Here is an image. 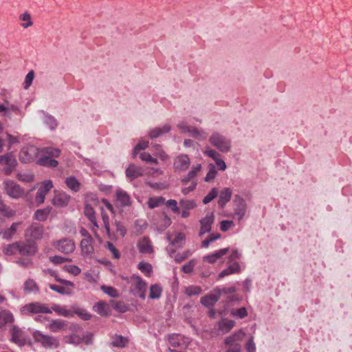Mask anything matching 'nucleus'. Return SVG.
<instances>
[{"mask_svg": "<svg viewBox=\"0 0 352 352\" xmlns=\"http://www.w3.org/2000/svg\"><path fill=\"white\" fill-rule=\"evenodd\" d=\"M208 141L219 152L228 153L231 151V140L218 131H213L209 137Z\"/></svg>", "mask_w": 352, "mask_h": 352, "instance_id": "obj_1", "label": "nucleus"}, {"mask_svg": "<svg viewBox=\"0 0 352 352\" xmlns=\"http://www.w3.org/2000/svg\"><path fill=\"white\" fill-rule=\"evenodd\" d=\"M32 337L36 342L46 349H57L60 346L59 340L56 337L44 334L38 330L33 331Z\"/></svg>", "mask_w": 352, "mask_h": 352, "instance_id": "obj_2", "label": "nucleus"}, {"mask_svg": "<svg viewBox=\"0 0 352 352\" xmlns=\"http://www.w3.org/2000/svg\"><path fill=\"white\" fill-rule=\"evenodd\" d=\"M232 218L240 221L245 216L248 211V205L245 200L239 195L234 196L233 200Z\"/></svg>", "mask_w": 352, "mask_h": 352, "instance_id": "obj_3", "label": "nucleus"}, {"mask_svg": "<svg viewBox=\"0 0 352 352\" xmlns=\"http://www.w3.org/2000/svg\"><path fill=\"white\" fill-rule=\"evenodd\" d=\"M10 342L16 344L19 347L25 346L27 343L31 344V341L29 340L28 336L22 329L18 326L12 325L10 329Z\"/></svg>", "mask_w": 352, "mask_h": 352, "instance_id": "obj_4", "label": "nucleus"}, {"mask_svg": "<svg viewBox=\"0 0 352 352\" xmlns=\"http://www.w3.org/2000/svg\"><path fill=\"white\" fill-rule=\"evenodd\" d=\"M21 312L23 314H52V309L45 304L34 302L24 305L21 308Z\"/></svg>", "mask_w": 352, "mask_h": 352, "instance_id": "obj_5", "label": "nucleus"}, {"mask_svg": "<svg viewBox=\"0 0 352 352\" xmlns=\"http://www.w3.org/2000/svg\"><path fill=\"white\" fill-rule=\"evenodd\" d=\"M41 154L38 148L34 145H28L22 148L19 153V160L23 163H28L37 160Z\"/></svg>", "mask_w": 352, "mask_h": 352, "instance_id": "obj_6", "label": "nucleus"}, {"mask_svg": "<svg viewBox=\"0 0 352 352\" xmlns=\"http://www.w3.org/2000/svg\"><path fill=\"white\" fill-rule=\"evenodd\" d=\"M3 184L6 194L12 199H19L24 194L23 189L12 180H6Z\"/></svg>", "mask_w": 352, "mask_h": 352, "instance_id": "obj_7", "label": "nucleus"}, {"mask_svg": "<svg viewBox=\"0 0 352 352\" xmlns=\"http://www.w3.org/2000/svg\"><path fill=\"white\" fill-rule=\"evenodd\" d=\"M132 279L134 280L133 283V289H131L133 294L138 296L142 300L146 298V292L147 284L146 283L138 276L133 275Z\"/></svg>", "mask_w": 352, "mask_h": 352, "instance_id": "obj_8", "label": "nucleus"}, {"mask_svg": "<svg viewBox=\"0 0 352 352\" xmlns=\"http://www.w3.org/2000/svg\"><path fill=\"white\" fill-rule=\"evenodd\" d=\"M52 188L53 184L50 179L45 180L41 183L35 197V202L37 206L44 203L47 194Z\"/></svg>", "mask_w": 352, "mask_h": 352, "instance_id": "obj_9", "label": "nucleus"}, {"mask_svg": "<svg viewBox=\"0 0 352 352\" xmlns=\"http://www.w3.org/2000/svg\"><path fill=\"white\" fill-rule=\"evenodd\" d=\"M190 160L187 154H179L174 158L173 168L177 171H186L190 166Z\"/></svg>", "mask_w": 352, "mask_h": 352, "instance_id": "obj_10", "label": "nucleus"}, {"mask_svg": "<svg viewBox=\"0 0 352 352\" xmlns=\"http://www.w3.org/2000/svg\"><path fill=\"white\" fill-rule=\"evenodd\" d=\"M54 246L59 252L67 254L73 252L76 248L74 242L69 239L57 241L54 243Z\"/></svg>", "mask_w": 352, "mask_h": 352, "instance_id": "obj_11", "label": "nucleus"}, {"mask_svg": "<svg viewBox=\"0 0 352 352\" xmlns=\"http://www.w3.org/2000/svg\"><path fill=\"white\" fill-rule=\"evenodd\" d=\"M221 296V290L219 287H216L208 295L203 296L200 302L205 307H212L219 300Z\"/></svg>", "mask_w": 352, "mask_h": 352, "instance_id": "obj_12", "label": "nucleus"}, {"mask_svg": "<svg viewBox=\"0 0 352 352\" xmlns=\"http://www.w3.org/2000/svg\"><path fill=\"white\" fill-rule=\"evenodd\" d=\"M214 221V215L213 212L206 215L199 221L201 226L200 231L199 232V237H202L205 234L210 232Z\"/></svg>", "mask_w": 352, "mask_h": 352, "instance_id": "obj_13", "label": "nucleus"}, {"mask_svg": "<svg viewBox=\"0 0 352 352\" xmlns=\"http://www.w3.org/2000/svg\"><path fill=\"white\" fill-rule=\"evenodd\" d=\"M43 226L39 223H32L25 230V236L34 240H38L43 237Z\"/></svg>", "mask_w": 352, "mask_h": 352, "instance_id": "obj_14", "label": "nucleus"}, {"mask_svg": "<svg viewBox=\"0 0 352 352\" xmlns=\"http://www.w3.org/2000/svg\"><path fill=\"white\" fill-rule=\"evenodd\" d=\"M19 254L23 256H30L37 250L36 243L33 240H27L24 243L19 242Z\"/></svg>", "mask_w": 352, "mask_h": 352, "instance_id": "obj_15", "label": "nucleus"}, {"mask_svg": "<svg viewBox=\"0 0 352 352\" xmlns=\"http://www.w3.org/2000/svg\"><path fill=\"white\" fill-rule=\"evenodd\" d=\"M70 196L64 192H56L52 203L56 207H65L70 201Z\"/></svg>", "mask_w": 352, "mask_h": 352, "instance_id": "obj_16", "label": "nucleus"}, {"mask_svg": "<svg viewBox=\"0 0 352 352\" xmlns=\"http://www.w3.org/2000/svg\"><path fill=\"white\" fill-rule=\"evenodd\" d=\"M170 130L171 126L169 124H165L162 126L151 129L148 132V135L151 139H154L168 133Z\"/></svg>", "mask_w": 352, "mask_h": 352, "instance_id": "obj_17", "label": "nucleus"}, {"mask_svg": "<svg viewBox=\"0 0 352 352\" xmlns=\"http://www.w3.org/2000/svg\"><path fill=\"white\" fill-rule=\"evenodd\" d=\"M229 251V248H225L215 251L214 252L204 256L203 261L209 263H214L220 259L223 256L226 255Z\"/></svg>", "mask_w": 352, "mask_h": 352, "instance_id": "obj_18", "label": "nucleus"}, {"mask_svg": "<svg viewBox=\"0 0 352 352\" xmlns=\"http://www.w3.org/2000/svg\"><path fill=\"white\" fill-rule=\"evenodd\" d=\"M232 190L230 188H223L219 193L218 205L221 208H223L230 201Z\"/></svg>", "mask_w": 352, "mask_h": 352, "instance_id": "obj_19", "label": "nucleus"}, {"mask_svg": "<svg viewBox=\"0 0 352 352\" xmlns=\"http://www.w3.org/2000/svg\"><path fill=\"white\" fill-rule=\"evenodd\" d=\"M140 252L142 254H151L153 252V247L151 241L147 237H143L138 244Z\"/></svg>", "mask_w": 352, "mask_h": 352, "instance_id": "obj_20", "label": "nucleus"}, {"mask_svg": "<svg viewBox=\"0 0 352 352\" xmlns=\"http://www.w3.org/2000/svg\"><path fill=\"white\" fill-rule=\"evenodd\" d=\"M14 320V316L9 310L0 309V329Z\"/></svg>", "mask_w": 352, "mask_h": 352, "instance_id": "obj_21", "label": "nucleus"}, {"mask_svg": "<svg viewBox=\"0 0 352 352\" xmlns=\"http://www.w3.org/2000/svg\"><path fill=\"white\" fill-rule=\"evenodd\" d=\"M67 327V322L61 319L52 320L48 328L52 332L56 333L63 331Z\"/></svg>", "mask_w": 352, "mask_h": 352, "instance_id": "obj_22", "label": "nucleus"}, {"mask_svg": "<svg viewBox=\"0 0 352 352\" xmlns=\"http://www.w3.org/2000/svg\"><path fill=\"white\" fill-rule=\"evenodd\" d=\"M168 340L170 346L173 347L182 346L186 345L184 337L181 334L173 333L168 336Z\"/></svg>", "mask_w": 352, "mask_h": 352, "instance_id": "obj_23", "label": "nucleus"}, {"mask_svg": "<svg viewBox=\"0 0 352 352\" xmlns=\"http://www.w3.org/2000/svg\"><path fill=\"white\" fill-rule=\"evenodd\" d=\"M36 164L48 168H56L58 165V162L55 159L45 157L41 155V157L36 160Z\"/></svg>", "mask_w": 352, "mask_h": 352, "instance_id": "obj_24", "label": "nucleus"}, {"mask_svg": "<svg viewBox=\"0 0 352 352\" xmlns=\"http://www.w3.org/2000/svg\"><path fill=\"white\" fill-rule=\"evenodd\" d=\"M230 265L228 267L224 269L219 274V278H223L224 276L239 273L241 271V267L237 262L229 263Z\"/></svg>", "mask_w": 352, "mask_h": 352, "instance_id": "obj_25", "label": "nucleus"}, {"mask_svg": "<svg viewBox=\"0 0 352 352\" xmlns=\"http://www.w3.org/2000/svg\"><path fill=\"white\" fill-rule=\"evenodd\" d=\"M142 168L134 164H131L126 169V176L130 179L133 180L134 179L142 175Z\"/></svg>", "mask_w": 352, "mask_h": 352, "instance_id": "obj_26", "label": "nucleus"}, {"mask_svg": "<svg viewBox=\"0 0 352 352\" xmlns=\"http://www.w3.org/2000/svg\"><path fill=\"white\" fill-rule=\"evenodd\" d=\"M93 239L92 237L85 238L80 242V248L83 255H89L94 251L92 246Z\"/></svg>", "mask_w": 352, "mask_h": 352, "instance_id": "obj_27", "label": "nucleus"}, {"mask_svg": "<svg viewBox=\"0 0 352 352\" xmlns=\"http://www.w3.org/2000/svg\"><path fill=\"white\" fill-rule=\"evenodd\" d=\"M188 135L199 141H204L207 138V133L201 128L192 126Z\"/></svg>", "mask_w": 352, "mask_h": 352, "instance_id": "obj_28", "label": "nucleus"}, {"mask_svg": "<svg viewBox=\"0 0 352 352\" xmlns=\"http://www.w3.org/2000/svg\"><path fill=\"white\" fill-rule=\"evenodd\" d=\"M235 325V322L232 320L223 319L217 323V328L222 333L229 332Z\"/></svg>", "mask_w": 352, "mask_h": 352, "instance_id": "obj_29", "label": "nucleus"}, {"mask_svg": "<svg viewBox=\"0 0 352 352\" xmlns=\"http://www.w3.org/2000/svg\"><path fill=\"white\" fill-rule=\"evenodd\" d=\"M52 210V208L50 206H47L42 209H38L34 212V218L39 221H45L49 217Z\"/></svg>", "mask_w": 352, "mask_h": 352, "instance_id": "obj_30", "label": "nucleus"}, {"mask_svg": "<svg viewBox=\"0 0 352 352\" xmlns=\"http://www.w3.org/2000/svg\"><path fill=\"white\" fill-rule=\"evenodd\" d=\"M61 151L59 148L48 146L44 147L41 150V155L52 159L59 157Z\"/></svg>", "mask_w": 352, "mask_h": 352, "instance_id": "obj_31", "label": "nucleus"}, {"mask_svg": "<svg viewBox=\"0 0 352 352\" xmlns=\"http://www.w3.org/2000/svg\"><path fill=\"white\" fill-rule=\"evenodd\" d=\"M23 289L25 293H38L39 287L36 281L32 278L28 279L23 284Z\"/></svg>", "mask_w": 352, "mask_h": 352, "instance_id": "obj_32", "label": "nucleus"}, {"mask_svg": "<svg viewBox=\"0 0 352 352\" xmlns=\"http://www.w3.org/2000/svg\"><path fill=\"white\" fill-rule=\"evenodd\" d=\"M116 197L121 206H129L131 205L130 197L125 191L122 190H117Z\"/></svg>", "mask_w": 352, "mask_h": 352, "instance_id": "obj_33", "label": "nucleus"}, {"mask_svg": "<svg viewBox=\"0 0 352 352\" xmlns=\"http://www.w3.org/2000/svg\"><path fill=\"white\" fill-rule=\"evenodd\" d=\"M162 293V287L160 284L151 285L149 291V298L151 299H159Z\"/></svg>", "mask_w": 352, "mask_h": 352, "instance_id": "obj_34", "label": "nucleus"}, {"mask_svg": "<svg viewBox=\"0 0 352 352\" xmlns=\"http://www.w3.org/2000/svg\"><path fill=\"white\" fill-rule=\"evenodd\" d=\"M19 242L8 244L3 247V252L6 255H14L16 252L19 253Z\"/></svg>", "mask_w": 352, "mask_h": 352, "instance_id": "obj_35", "label": "nucleus"}, {"mask_svg": "<svg viewBox=\"0 0 352 352\" xmlns=\"http://www.w3.org/2000/svg\"><path fill=\"white\" fill-rule=\"evenodd\" d=\"M65 184L67 186L74 192H78L80 190V184L74 176L67 177Z\"/></svg>", "mask_w": 352, "mask_h": 352, "instance_id": "obj_36", "label": "nucleus"}, {"mask_svg": "<svg viewBox=\"0 0 352 352\" xmlns=\"http://www.w3.org/2000/svg\"><path fill=\"white\" fill-rule=\"evenodd\" d=\"M52 309L59 316L64 317H73L72 311L67 309L64 306L61 307L58 305H54L52 307Z\"/></svg>", "mask_w": 352, "mask_h": 352, "instance_id": "obj_37", "label": "nucleus"}, {"mask_svg": "<svg viewBox=\"0 0 352 352\" xmlns=\"http://www.w3.org/2000/svg\"><path fill=\"white\" fill-rule=\"evenodd\" d=\"M72 312L73 315L76 314L84 320H89L92 317L91 314H90L87 310L82 308L73 307Z\"/></svg>", "mask_w": 352, "mask_h": 352, "instance_id": "obj_38", "label": "nucleus"}, {"mask_svg": "<svg viewBox=\"0 0 352 352\" xmlns=\"http://www.w3.org/2000/svg\"><path fill=\"white\" fill-rule=\"evenodd\" d=\"M21 223L19 222H14L13 223L10 228L6 230L5 232H2L3 238L6 240H10L12 237V236L14 234V233L16 231L17 227L19 225H20Z\"/></svg>", "mask_w": 352, "mask_h": 352, "instance_id": "obj_39", "label": "nucleus"}, {"mask_svg": "<svg viewBox=\"0 0 352 352\" xmlns=\"http://www.w3.org/2000/svg\"><path fill=\"white\" fill-rule=\"evenodd\" d=\"M127 343V339L122 336H115L112 338L111 344L114 347L123 348Z\"/></svg>", "mask_w": 352, "mask_h": 352, "instance_id": "obj_40", "label": "nucleus"}, {"mask_svg": "<svg viewBox=\"0 0 352 352\" xmlns=\"http://www.w3.org/2000/svg\"><path fill=\"white\" fill-rule=\"evenodd\" d=\"M64 340L66 343L74 345H78L82 343L81 337L75 333L65 336Z\"/></svg>", "mask_w": 352, "mask_h": 352, "instance_id": "obj_41", "label": "nucleus"}, {"mask_svg": "<svg viewBox=\"0 0 352 352\" xmlns=\"http://www.w3.org/2000/svg\"><path fill=\"white\" fill-rule=\"evenodd\" d=\"M167 239L170 241V245L171 246L182 247V243L185 240V235L183 233L179 232L173 241H170V236H167Z\"/></svg>", "mask_w": 352, "mask_h": 352, "instance_id": "obj_42", "label": "nucleus"}, {"mask_svg": "<svg viewBox=\"0 0 352 352\" xmlns=\"http://www.w3.org/2000/svg\"><path fill=\"white\" fill-rule=\"evenodd\" d=\"M43 122L51 130L55 129L57 126L56 118L50 114L44 115Z\"/></svg>", "mask_w": 352, "mask_h": 352, "instance_id": "obj_43", "label": "nucleus"}, {"mask_svg": "<svg viewBox=\"0 0 352 352\" xmlns=\"http://www.w3.org/2000/svg\"><path fill=\"white\" fill-rule=\"evenodd\" d=\"M138 268L143 273L145 274V275L148 277L151 276V274L153 270L152 265L144 261H141L138 265Z\"/></svg>", "mask_w": 352, "mask_h": 352, "instance_id": "obj_44", "label": "nucleus"}, {"mask_svg": "<svg viewBox=\"0 0 352 352\" xmlns=\"http://www.w3.org/2000/svg\"><path fill=\"white\" fill-rule=\"evenodd\" d=\"M164 199L162 197H151L148 200V206L151 209L155 208L162 204Z\"/></svg>", "mask_w": 352, "mask_h": 352, "instance_id": "obj_45", "label": "nucleus"}, {"mask_svg": "<svg viewBox=\"0 0 352 352\" xmlns=\"http://www.w3.org/2000/svg\"><path fill=\"white\" fill-rule=\"evenodd\" d=\"M3 164L12 167H16L17 162L15 157L12 153H8L4 155Z\"/></svg>", "mask_w": 352, "mask_h": 352, "instance_id": "obj_46", "label": "nucleus"}, {"mask_svg": "<svg viewBox=\"0 0 352 352\" xmlns=\"http://www.w3.org/2000/svg\"><path fill=\"white\" fill-rule=\"evenodd\" d=\"M221 236V234H210L207 239L204 240L201 242V247L204 248H207L209 247L210 244L216 240L220 239Z\"/></svg>", "mask_w": 352, "mask_h": 352, "instance_id": "obj_47", "label": "nucleus"}, {"mask_svg": "<svg viewBox=\"0 0 352 352\" xmlns=\"http://www.w3.org/2000/svg\"><path fill=\"white\" fill-rule=\"evenodd\" d=\"M94 309L96 312H97L98 314L106 316L108 315L107 309H106V305L103 302H97L94 307Z\"/></svg>", "mask_w": 352, "mask_h": 352, "instance_id": "obj_48", "label": "nucleus"}, {"mask_svg": "<svg viewBox=\"0 0 352 352\" xmlns=\"http://www.w3.org/2000/svg\"><path fill=\"white\" fill-rule=\"evenodd\" d=\"M179 205L184 210H192L196 207V203L193 200L181 199Z\"/></svg>", "mask_w": 352, "mask_h": 352, "instance_id": "obj_49", "label": "nucleus"}, {"mask_svg": "<svg viewBox=\"0 0 352 352\" xmlns=\"http://www.w3.org/2000/svg\"><path fill=\"white\" fill-rule=\"evenodd\" d=\"M192 126H190L185 120H181L177 124V128L182 133H189Z\"/></svg>", "mask_w": 352, "mask_h": 352, "instance_id": "obj_50", "label": "nucleus"}, {"mask_svg": "<svg viewBox=\"0 0 352 352\" xmlns=\"http://www.w3.org/2000/svg\"><path fill=\"white\" fill-rule=\"evenodd\" d=\"M19 19L21 21H25V23H23L21 24V26L23 28H27L32 25L33 23L32 21L31 16H30V14H28V12H25V13L21 14L19 16Z\"/></svg>", "mask_w": 352, "mask_h": 352, "instance_id": "obj_51", "label": "nucleus"}, {"mask_svg": "<svg viewBox=\"0 0 352 352\" xmlns=\"http://www.w3.org/2000/svg\"><path fill=\"white\" fill-rule=\"evenodd\" d=\"M218 195V190L216 188H213L203 199V203L207 204L212 201Z\"/></svg>", "mask_w": 352, "mask_h": 352, "instance_id": "obj_52", "label": "nucleus"}, {"mask_svg": "<svg viewBox=\"0 0 352 352\" xmlns=\"http://www.w3.org/2000/svg\"><path fill=\"white\" fill-rule=\"evenodd\" d=\"M84 214L89 221H94L96 219L95 211L89 204L85 205Z\"/></svg>", "mask_w": 352, "mask_h": 352, "instance_id": "obj_53", "label": "nucleus"}, {"mask_svg": "<svg viewBox=\"0 0 352 352\" xmlns=\"http://www.w3.org/2000/svg\"><path fill=\"white\" fill-rule=\"evenodd\" d=\"M217 170L215 168V166L212 164H210L209 170L204 177V181L206 182H209L211 180L214 179L215 177L217 176Z\"/></svg>", "mask_w": 352, "mask_h": 352, "instance_id": "obj_54", "label": "nucleus"}, {"mask_svg": "<svg viewBox=\"0 0 352 352\" xmlns=\"http://www.w3.org/2000/svg\"><path fill=\"white\" fill-rule=\"evenodd\" d=\"M140 159L146 162L157 164L158 161L156 158L153 157L148 153H142L140 155Z\"/></svg>", "mask_w": 352, "mask_h": 352, "instance_id": "obj_55", "label": "nucleus"}, {"mask_svg": "<svg viewBox=\"0 0 352 352\" xmlns=\"http://www.w3.org/2000/svg\"><path fill=\"white\" fill-rule=\"evenodd\" d=\"M197 262L195 259L190 260L188 263L182 266V270L186 274H190L193 271V269Z\"/></svg>", "mask_w": 352, "mask_h": 352, "instance_id": "obj_56", "label": "nucleus"}, {"mask_svg": "<svg viewBox=\"0 0 352 352\" xmlns=\"http://www.w3.org/2000/svg\"><path fill=\"white\" fill-rule=\"evenodd\" d=\"M201 292L202 289L198 286H190L186 289V294L190 296L199 295Z\"/></svg>", "mask_w": 352, "mask_h": 352, "instance_id": "obj_57", "label": "nucleus"}, {"mask_svg": "<svg viewBox=\"0 0 352 352\" xmlns=\"http://www.w3.org/2000/svg\"><path fill=\"white\" fill-rule=\"evenodd\" d=\"M101 289L111 297L116 298L118 296L117 290L112 287L103 285L101 287Z\"/></svg>", "mask_w": 352, "mask_h": 352, "instance_id": "obj_58", "label": "nucleus"}, {"mask_svg": "<svg viewBox=\"0 0 352 352\" xmlns=\"http://www.w3.org/2000/svg\"><path fill=\"white\" fill-rule=\"evenodd\" d=\"M232 315L238 318H244L248 316L247 310L245 307H241L232 311Z\"/></svg>", "mask_w": 352, "mask_h": 352, "instance_id": "obj_59", "label": "nucleus"}, {"mask_svg": "<svg viewBox=\"0 0 352 352\" xmlns=\"http://www.w3.org/2000/svg\"><path fill=\"white\" fill-rule=\"evenodd\" d=\"M192 254L190 250H186L182 253H178L175 256V262L179 263Z\"/></svg>", "mask_w": 352, "mask_h": 352, "instance_id": "obj_60", "label": "nucleus"}, {"mask_svg": "<svg viewBox=\"0 0 352 352\" xmlns=\"http://www.w3.org/2000/svg\"><path fill=\"white\" fill-rule=\"evenodd\" d=\"M106 247L111 252V254H113V257L114 258H116V259L120 258V254L118 250L115 248V246L113 245V244L111 242L107 241Z\"/></svg>", "mask_w": 352, "mask_h": 352, "instance_id": "obj_61", "label": "nucleus"}, {"mask_svg": "<svg viewBox=\"0 0 352 352\" xmlns=\"http://www.w3.org/2000/svg\"><path fill=\"white\" fill-rule=\"evenodd\" d=\"M65 269L67 272L74 276H77L81 272V270L78 266L74 265H65Z\"/></svg>", "mask_w": 352, "mask_h": 352, "instance_id": "obj_62", "label": "nucleus"}, {"mask_svg": "<svg viewBox=\"0 0 352 352\" xmlns=\"http://www.w3.org/2000/svg\"><path fill=\"white\" fill-rule=\"evenodd\" d=\"M234 226V222L230 220H223L220 223V229L223 232L228 231L230 228Z\"/></svg>", "mask_w": 352, "mask_h": 352, "instance_id": "obj_63", "label": "nucleus"}, {"mask_svg": "<svg viewBox=\"0 0 352 352\" xmlns=\"http://www.w3.org/2000/svg\"><path fill=\"white\" fill-rule=\"evenodd\" d=\"M34 77V73L33 71H30L28 73L25 78L24 81V89H27L29 88V87L32 85L33 79Z\"/></svg>", "mask_w": 352, "mask_h": 352, "instance_id": "obj_64", "label": "nucleus"}]
</instances>
